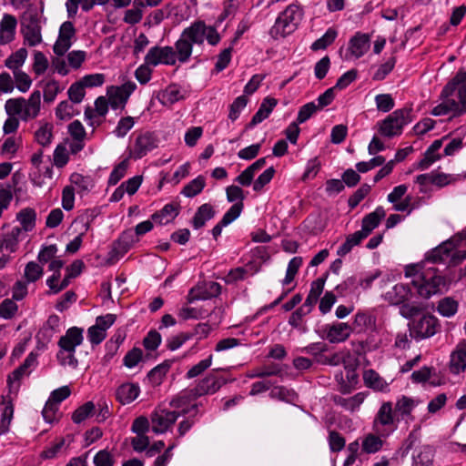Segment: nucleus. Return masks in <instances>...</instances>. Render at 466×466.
Returning <instances> with one entry per match:
<instances>
[{"label":"nucleus","instance_id":"bb28decb","mask_svg":"<svg viewBox=\"0 0 466 466\" xmlns=\"http://www.w3.org/2000/svg\"><path fill=\"white\" fill-rule=\"evenodd\" d=\"M386 216V211L382 207L366 215L361 223V231L368 237L380 223L381 219Z\"/></svg>","mask_w":466,"mask_h":466},{"label":"nucleus","instance_id":"680f3d73","mask_svg":"<svg viewBox=\"0 0 466 466\" xmlns=\"http://www.w3.org/2000/svg\"><path fill=\"white\" fill-rule=\"evenodd\" d=\"M43 275V268L37 263L31 261L26 264L25 268V278L27 282H35Z\"/></svg>","mask_w":466,"mask_h":466},{"label":"nucleus","instance_id":"c85d7f7f","mask_svg":"<svg viewBox=\"0 0 466 466\" xmlns=\"http://www.w3.org/2000/svg\"><path fill=\"white\" fill-rule=\"evenodd\" d=\"M376 327V317L375 315L360 311L354 317V321L352 323V330H357V332H365L368 330H373Z\"/></svg>","mask_w":466,"mask_h":466},{"label":"nucleus","instance_id":"c03bdc74","mask_svg":"<svg viewBox=\"0 0 466 466\" xmlns=\"http://www.w3.org/2000/svg\"><path fill=\"white\" fill-rule=\"evenodd\" d=\"M205 186L204 177L198 176L183 187L182 194L187 198H194L203 190Z\"/></svg>","mask_w":466,"mask_h":466},{"label":"nucleus","instance_id":"a211bd4d","mask_svg":"<svg viewBox=\"0 0 466 466\" xmlns=\"http://www.w3.org/2000/svg\"><path fill=\"white\" fill-rule=\"evenodd\" d=\"M440 329V324L436 317L423 315L418 321L414 322L410 335L416 339H427L435 335Z\"/></svg>","mask_w":466,"mask_h":466},{"label":"nucleus","instance_id":"0e129e2a","mask_svg":"<svg viewBox=\"0 0 466 466\" xmlns=\"http://www.w3.org/2000/svg\"><path fill=\"white\" fill-rule=\"evenodd\" d=\"M370 186L368 184L361 185L350 198L348 204L350 208H356L360 202L370 192Z\"/></svg>","mask_w":466,"mask_h":466},{"label":"nucleus","instance_id":"b1692460","mask_svg":"<svg viewBox=\"0 0 466 466\" xmlns=\"http://www.w3.org/2000/svg\"><path fill=\"white\" fill-rule=\"evenodd\" d=\"M83 342V329L77 327L70 328L66 335L62 336L58 341L61 349L76 350V348Z\"/></svg>","mask_w":466,"mask_h":466},{"label":"nucleus","instance_id":"bf43d9fd","mask_svg":"<svg viewBox=\"0 0 466 466\" xmlns=\"http://www.w3.org/2000/svg\"><path fill=\"white\" fill-rule=\"evenodd\" d=\"M18 310L17 304L11 299H5L0 303V317L10 319Z\"/></svg>","mask_w":466,"mask_h":466},{"label":"nucleus","instance_id":"423d86ee","mask_svg":"<svg viewBox=\"0 0 466 466\" xmlns=\"http://www.w3.org/2000/svg\"><path fill=\"white\" fill-rule=\"evenodd\" d=\"M412 292L408 285L398 283L384 295V300L390 305L400 306V314L405 319L418 315L422 307L420 303L410 301Z\"/></svg>","mask_w":466,"mask_h":466},{"label":"nucleus","instance_id":"4468645a","mask_svg":"<svg viewBox=\"0 0 466 466\" xmlns=\"http://www.w3.org/2000/svg\"><path fill=\"white\" fill-rule=\"evenodd\" d=\"M226 383L225 379L209 374L199 380L196 387L190 390L189 397L197 399L204 395L214 394Z\"/></svg>","mask_w":466,"mask_h":466},{"label":"nucleus","instance_id":"5701e85b","mask_svg":"<svg viewBox=\"0 0 466 466\" xmlns=\"http://www.w3.org/2000/svg\"><path fill=\"white\" fill-rule=\"evenodd\" d=\"M466 370V340L460 341L451 354L450 370L459 374Z\"/></svg>","mask_w":466,"mask_h":466},{"label":"nucleus","instance_id":"37998d69","mask_svg":"<svg viewBox=\"0 0 466 466\" xmlns=\"http://www.w3.org/2000/svg\"><path fill=\"white\" fill-rule=\"evenodd\" d=\"M53 137V126L49 123H45L35 131V139L42 147L50 145Z\"/></svg>","mask_w":466,"mask_h":466},{"label":"nucleus","instance_id":"aec40b11","mask_svg":"<svg viewBox=\"0 0 466 466\" xmlns=\"http://www.w3.org/2000/svg\"><path fill=\"white\" fill-rule=\"evenodd\" d=\"M109 101L105 96H99L95 101V108L87 106L85 110V118L92 127H97L102 123L101 117H105L108 111Z\"/></svg>","mask_w":466,"mask_h":466},{"label":"nucleus","instance_id":"a18cd8bd","mask_svg":"<svg viewBox=\"0 0 466 466\" xmlns=\"http://www.w3.org/2000/svg\"><path fill=\"white\" fill-rule=\"evenodd\" d=\"M70 182L77 187L79 194L87 192L94 187L93 180L89 176H83L78 173H73L70 176Z\"/></svg>","mask_w":466,"mask_h":466},{"label":"nucleus","instance_id":"f8f14e48","mask_svg":"<svg viewBox=\"0 0 466 466\" xmlns=\"http://www.w3.org/2000/svg\"><path fill=\"white\" fill-rule=\"evenodd\" d=\"M137 86L134 82L127 81L121 86H111L107 88L106 95L113 109H123Z\"/></svg>","mask_w":466,"mask_h":466},{"label":"nucleus","instance_id":"5fc2aeb1","mask_svg":"<svg viewBox=\"0 0 466 466\" xmlns=\"http://www.w3.org/2000/svg\"><path fill=\"white\" fill-rule=\"evenodd\" d=\"M74 103L71 101H62L58 104L56 109V116L61 120H69L75 115L78 114V111L74 107Z\"/></svg>","mask_w":466,"mask_h":466},{"label":"nucleus","instance_id":"3c124183","mask_svg":"<svg viewBox=\"0 0 466 466\" xmlns=\"http://www.w3.org/2000/svg\"><path fill=\"white\" fill-rule=\"evenodd\" d=\"M282 372V370L279 365H270V366H265L261 368H258L256 370H253L249 371L247 376L250 379L254 378H265V377H270V376H278L280 375Z\"/></svg>","mask_w":466,"mask_h":466},{"label":"nucleus","instance_id":"473e14b6","mask_svg":"<svg viewBox=\"0 0 466 466\" xmlns=\"http://www.w3.org/2000/svg\"><path fill=\"white\" fill-rule=\"evenodd\" d=\"M363 380L368 388L377 391H387L389 383L373 370H368L363 374Z\"/></svg>","mask_w":466,"mask_h":466},{"label":"nucleus","instance_id":"052dcab7","mask_svg":"<svg viewBox=\"0 0 466 466\" xmlns=\"http://www.w3.org/2000/svg\"><path fill=\"white\" fill-rule=\"evenodd\" d=\"M13 75L17 89L23 93L28 91L32 85L30 76L21 69L13 72Z\"/></svg>","mask_w":466,"mask_h":466},{"label":"nucleus","instance_id":"864d4df0","mask_svg":"<svg viewBox=\"0 0 466 466\" xmlns=\"http://www.w3.org/2000/svg\"><path fill=\"white\" fill-rule=\"evenodd\" d=\"M379 434H369L362 441V450L367 453H375L379 451L383 445V441Z\"/></svg>","mask_w":466,"mask_h":466},{"label":"nucleus","instance_id":"69168bd1","mask_svg":"<svg viewBox=\"0 0 466 466\" xmlns=\"http://www.w3.org/2000/svg\"><path fill=\"white\" fill-rule=\"evenodd\" d=\"M204 283L198 284L196 287L192 288L187 296V300L188 303H193L197 300H206L208 299V292H207V289Z\"/></svg>","mask_w":466,"mask_h":466},{"label":"nucleus","instance_id":"4d7b16f0","mask_svg":"<svg viewBox=\"0 0 466 466\" xmlns=\"http://www.w3.org/2000/svg\"><path fill=\"white\" fill-rule=\"evenodd\" d=\"M396 57L390 56L385 63L381 64L374 73L372 79L375 81L383 80L394 68Z\"/></svg>","mask_w":466,"mask_h":466},{"label":"nucleus","instance_id":"2eb2a0df","mask_svg":"<svg viewBox=\"0 0 466 466\" xmlns=\"http://www.w3.org/2000/svg\"><path fill=\"white\" fill-rule=\"evenodd\" d=\"M76 36V28L72 22H64L59 28L58 37L53 46L57 56H64L71 47L73 38Z\"/></svg>","mask_w":466,"mask_h":466},{"label":"nucleus","instance_id":"0eeeda50","mask_svg":"<svg viewBox=\"0 0 466 466\" xmlns=\"http://www.w3.org/2000/svg\"><path fill=\"white\" fill-rule=\"evenodd\" d=\"M41 108V93L35 90L28 99L24 97L10 98L5 102V109L7 115L19 114L23 121L35 118Z\"/></svg>","mask_w":466,"mask_h":466},{"label":"nucleus","instance_id":"8fccbe9b","mask_svg":"<svg viewBox=\"0 0 466 466\" xmlns=\"http://www.w3.org/2000/svg\"><path fill=\"white\" fill-rule=\"evenodd\" d=\"M461 178L460 175L445 174V173H431V184L443 187L451 184H454Z\"/></svg>","mask_w":466,"mask_h":466},{"label":"nucleus","instance_id":"6e6552de","mask_svg":"<svg viewBox=\"0 0 466 466\" xmlns=\"http://www.w3.org/2000/svg\"><path fill=\"white\" fill-rule=\"evenodd\" d=\"M464 238L466 233H460L452 239L441 243L427 255V260L432 263L459 264L466 258V251L456 250L454 241L457 238L462 241Z\"/></svg>","mask_w":466,"mask_h":466},{"label":"nucleus","instance_id":"e2e57ef3","mask_svg":"<svg viewBox=\"0 0 466 466\" xmlns=\"http://www.w3.org/2000/svg\"><path fill=\"white\" fill-rule=\"evenodd\" d=\"M377 109L381 112L390 111L394 106V100L390 94H380L375 96Z\"/></svg>","mask_w":466,"mask_h":466},{"label":"nucleus","instance_id":"6ab92c4d","mask_svg":"<svg viewBox=\"0 0 466 466\" xmlns=\"http://www.w3.org/2000/svg\"><path fill=\"white\" fill-rule=\"evenodd\" d=\"M157 147V139L153 133H141L135 139V143L131 150V156L137 159L141 158Z\"/></svg>","mask_w":466,"mask_h":466},{"label":"nucleus","instance_id":"a19ab883","mask_svg":"<svg viewBox=\"0 0 466 466\" xmlns=\"http://www.w3.org/2000/svg\"><path fill=\"white\" fill-rule=\"evenodd\" d=\"M22 146L20 136H12L5 138L1 146V154L13 157Z\"/></svg>","mask_w":466,"mask_h":466},{"label":"nucleus","instance_id":"1a4fd4ad","mask_svg":"<svg viewBox=\"0 0 466 466\" xmlns=\"http://www.w3.org/2000/svg\"><path fill=\"white\" fill-rule=\"evenodd\" d=\"M411 121L410 110L400 108L393 111L385 119L378 123L379 132L386 137H393L402 133L403 127Z\"/></svg>","mask_w":466,"mask_h":466},{"label":"nucleus","instance_id":"4be33fe9","mask_svg":"<svg viewBox=\"0 0 466 466\" xmlns=\"http://www.w3.org/2000/svg\"><path fill=\"white\" fill-rule=\"evenodd\" d=\"M17 20L10 14H5L0 21V45L5 46L15 39Z\"/></svg>","mask_w":466,"mask_h":466},{"label":"nucleus","instance_id":"9b49d317","mask_svg":"<svg viewBox=\"0 0 466 466\" xmlns=\"http://www.w3.org/2000/svg\"><path fill=\"white\" fill-rule=\"evenodd\" d=\"M398 419L393 404L390 401L383 402L379 408L374 420L373 430L382 437H388L397 429Z\"/></svg>","mask_w":466,"mask_h":466},{"label":"nucleus","instance_id":"7ed1b4c3","mask_svg":"<svg viewBox=\"0 0 466 466\" xmlns=\"http://www.w3.org/2000/svg\"><path fill=\"white\" fill-rule=\"evenodd\" d=\"M411 452V466H434V451L430 445L421 444L420 434L412 431L403 441L400 449L396 451V456L404 458Z\"/></svg>","mask_w":466,"mask_h":466},{"label":"nucleus","instance_id":"393cba45","mask_svg":"<svg viewBox=\"0 0 466 466\" xmlns=\"http://www.w3.org/2000/svg\"><path fill=\"white\" fill-rule=\"evenodd\" d=\"M243 208L244 205L242 203H235L231 206L222 219L212 228L211 232L214 238H217L221 234L223 227L228 226L240 216Z\"/></svg>","mask_w":466,"mask_h":466},{"label":"nucleus","instance_id":"a878e982","mask_svg":"<svg viewBox=\"0 0 466 466\" xmlns=\"http://www.w3.org/2000/svg\"><path fill=\"white\" fill-rule=\"evenodd\" d=\"M140 388L135 383H124L116 390V399L123 405L134 401L139 395Z\"/></svg>","mask_w":466,"mask_h":466},{"label":"nucleus","instance_id":"412c9836","mask_svg":"<svg viewBox=\"0 0 466 466\" xmlns=\"http://www.w3.org/2000/svg\"><path fill=\"white\" fill-rule=\"evenodd\" d=\"M343 366L346 371V381L341 372L336 375V380L340 382L342 390L349 392L359 381V375L356 371L358 363L356 360H353L350 355V359L344 361Z\"/></svg>","mask_w":466,"mask_h":466},{"label":"nucleus","instance_id":"39448f33","mask_svg":"<svg viewBox=\"0 0 466 466\" xmlns=\"http://www.w3.org/2000/svg\"><path fill=\"white\" fill-rule=\"evenodd\" d=\"M304 16L303 7L299 3L289 5L277 17L269 30L274 39L284 38L297 30Z\"/></svg>","mask_w":466,"mask_h":466},{"label":"nucleus","instance_id":"338daca9","mask_svg":"<svg viewBox=\"0 0 466 466\" xmlns=\"http://www.w3.org/2000/svg\"><path fill=\"white\" fill-rule=\"evenodd\" d=\"M182 97L180 90L175 86H170L162 93L161 102L164 105H172L179 101Z\"/></svg>","mask_w":466,"mask_h":466},{"label":"nucleus","instance_id":"f03ea898","mask_svg":"<svg viewBox=\"0 0 466 466\" xmlns=\"http://www.w3.org/2000/svg\"><path fill=\"white\" fill-rule=\"evenodd\" d=\"M189 397L180 395L170 401V406L180 410H156L151 414L152 431L157 433L166 432L181 415H187L190 410H196L198 404L187 407Z\"/></svg>","mask_w":466,"mask_h":466},{"label":"nucleus","instance_id":"09e8293b","mask_svg":"<svg viewBox=\"0 0 466 466\" xmlns=\"http://www.w3.org/2000/svg\"><path fill=\"white\" fill-rule=\"evenodd\" d=\"M458 302L451 297H446L440 300L438 304V312L443 317L450 318L458 310Z\"/></svg>","mask_w":466,"mask_h":466},{"label":"nucleus","instance_id":"f3484780","mask_svg":"<svg viewBox=\"0 0 466 466\" xmlns=\"http://www.w3.org/2000/svg\"><path fill=\"white\" fill-rule=\"evenodd\" d=\"M138 241L133 229L124 231L118 239L114 243L111 251L109 252L108 261L110 264L116 262L120 257L124 256L131 247Z\"/></svg>","mask_w":466,"mask_h":466},{"label":"nucleus","instance_id":"58836bf2","mask_svg":"<svg viewBox=\"0 0 466 466\" xmlns=\"http://www.w3.org/2000/svg\"><path fill=\"white\" fill-rule=\"evenodd\" d=\"M27 57V50L24 47L11 54L5 61V66L12 72L20 70Z\"/></svg>","mask_w":466,"mask_h":466},{"label":"nucleus","instance_id":"2f4dec72","mask_svg":"<svg viewBox=\"0 0 466 466\" xmlns=\"http://www.w3.org/2000/svg\"><path fill=\"white\" fill-rule=\"evenodd\" d=\"M352 331L350 325L340 322L329 328L327 338L332 343L342 342L350 337Z\"/></svg>","mask_w":466,"mask_h":466},{"label":"nucleus","instance_id":"e433bc0d","mask_svg":"<svg viewBox=\"0 0 466 466\" xmlns=\"http://www.w3.org/2000/svg\"><path fill=\"white\" fill-rule=\"evenodd\" d=\"M16 219L21 224L22 231H31L35 226L36 213L34 208H25L16 214Z\"/></svg>","mask_w":466,"mask_h":466},{"label":"nucleus","instance_id":"ddd939ff","mask_svg":"<svg viewBox=\"0 0 466 466\" xmlns=\"http://www.w3.org/2000/svg\"><path fill=\"white\" fill-rule=\"evenodd\" d=\"M370 47V35L368 34L358 32L350 39L343 59L346 61L359 59L369 51Z\"/></svg>","mask_w":466,"mask_h":466},{"label":"nucleus","instance_id":"20e7f679","mask_svg":"<svg viewBox=\"0 0 466 466\" xmlns=\"http://www.w3.org/2000/svg\"><path fill=\"white\" fill-rule=\"evenodd\" d=\"M441 96L448 110L453 115H460L466 110V72L460 70L444 86Z\"/></svg>","mask_w":466,"mask_h":466},{"label":"nucleus","instance_id":"9d476101","mask_svg":"<svg viewBox=\"0 0 466 466\" xmlns=\"http://www.w3.org/2000/svg\"><path fill=\"white\" fill-rule=\"evenodd\" d=\"M421 278L418 285L415 286L421 298L429 299L448 289L447 280L439 275L434 268H425L424 276H421Z\"/></svg>","mask_w":466,"mask_h":466},{"label":"nucleus","instance_id":"ea45409f","mask_svg":"<svg viewBox=\"0 0 466 466\" xmlns=\"http://www.w3.org/2000/svg\"><path fill=\"white\" fill-rule=\"evenodd\" d=\"M172 361L165 360L163 363L156 366L148 372L147 378L154 386L159 385L162 382V380L169 370Z\"/></svg>","mask_w":466,"mask_h":466},{"label":"nucleus","instance_id":"6e6d98bb","mask_svg":"<svg viewBox=\"0 0 466 466\" xmlns=\"http://www.w3.org/2000/svg\"><path fill=\"white\" fill-rule=\"evenodd\" d=\"M25 41L30 46H35L42 41V35L39 26L32 25L26 26L24 31Z\"/></svg>","mask_w":466,"mask_h":466},{"label":"nucleus","instance_id":"79ce46f5","mask_svg":"<svg viewBox=\"0 0 466 466\" xmlns=\"http://www.w3.org/2000/svg\"><path fill=\"white\" fill-rule=\"evenodd\" d=\"M337 35V30L333 27H330L320 38L312 43L310 48L313 51L324 50L335 41Z\"/></svg>","mask_w":466,"mask_h":466},{"label":"nucleus","instance_id":"13d9d810","mask_svg":"<svg viewBox=\"0 0 466 466\" xmlns=\"http://www.w3.org/2000/svg\"><path fill=\"white\" fill-rule=\"evenodd\" d=\"M95 405L92 401H87L77 408L72 414V420L75 423L84 421L94 410Z\"/></svg>","mask_w":466,"mask_h":466},{"label":"nucleus","instance_id":"774afa93","mask_svg":"<svg viewBox=\"0 0 466 466\" xmlns=\"http://www.w3.org/2000/svg\"><path fill=\"white\" fill-rule=\"evenodd\" d=\"M275 174V169L273 167L267 168L262 174L258 176V177L253 183V190L256 192H259L262 188L268 184L273 176Z\"/></svg>","mask_w":466,"mask_h":466},{"label":"nucleus","instance_id":"49530a36","mask_svg":"<svg viewBox=\"0 0 466 466\" xmlns=\"http://www.w3.org/2000/svg\"><path fill=\"white\" fill-rule=\"evenodd\" d=\"M347 359H350V352L340 351L333 353L330 356L319 354L317 362L324 365L338 366L343 364Z\"/></svg>","mask_w":466,"mask_h":466},{"label":"nucleus","instance_id":"cd10ccee","mask_svg":"<svg viewBox=\"0 0 466 466\" xmlns=\"http://www.w3.org/2000/svg\"><path fill=\"white\" fill-rule=\"evenodd\" d=\"M442 139H437L433 141V143L428 147L426 152L424 153L423 157L418 163L417 167L419 169L424 170L429 168L434 162L441 158V154H439V150L442 147Z\"/></svg>","mask_w":466,"mask_h":466},{"label":"nucleus","instance_id":"72a5a7b5","mask_svg":"<svg viewBox=\"0 0 466 466\" xmlns=\"http://www.w3.org/2000/svg\"><path fill=\"white\" fill-rule=\"evenodd\" d=\"M215 216V211L210 204L201 205L192 218V225L195 229L202 228L206 222Z\"/></svg>","mask_w":466,"mask_h":466},{"label":"nucleus","instance_id":"c756f323","mask_svg":"<svg viewBox=\"0 0 466 466\" xmlns=\"http://www.w3.org/2000/svg\"><path fill=\"white\" fill-rule=\"evenodd\" d=\"M60 318L53 314L48 317L46 322L38 331L36 338L43 342H49L54 334L59 331Z\"/></svg>","mask_w":466,"mask_h":466},{"label":"nucleus","instance_id":"603ef678","mask_svg":"<svg viewBox=\"0 0 466 466\" xmlns=\"http://www.w3.org/2000/svg\"><path fill=\"white\" fill-rule=\"evenodd\" d=\"M14 415V406L11 400L5 403V406L1 414L0 420V435L8 432L10 424Z\"/></svg>","mask_w":466,"mask_h":466},{"label":"nucleus","instance_id":"de8ad7c7","mask_svg":"<svg viewBox=\"0 0 466 466\" xmlns=\"http://www.w3.org/2000/svg\"><path fill=\"white\" fill-rule=\"evenodd\" d=\"M416 405L417 401L407 396H402L396 401L395 411L404 418L405 416L410 415Z\"/></svg>","mask_w":466,"mask_h":466},{"label":"nucleus","instance_id":"dca6fc26","mask_svg":"<svg viewBox=\"0 0 466 466\" xmlns=\"http://www.w3.org/2000/svg\"><path fill=\"white\" fill-rule=\"evenodd\" d=\"M145 63L156 66L159 64L173 66L176 64V53L172 46L151 47L145 56Z\"/></svg>","mask_w":466,"mask_h":466},{"label":"nucleus","instance_id":"f257e3e1","mask_svg":"<svg viewBox=\"0 0 466 466\" xmlns=\"http://www.w3.org/2000/svg\"><path fill=\"white\" fill-rule=\"evenodd\" d=\"M205 39L211 46H217L220 42V35L214 26L207 25L204 21L198 20L186 27L179 39L175 43L176 59L180 63L189 60L193 45L200 46Z\"/></svg>","mask_w":466,"mask_h":466},{"label":"nucleus","instance_id":"f704fd0d","mask_svg":"<svg viewBox=\"0 0 466 466\" xmlns=\"http://www.w3.org/2000/svg\"><path fill=\"white\" fill-rule=\"evenodd\" d=\"M365 398L366 394L364 392H359L349 398L335 397L334 401L337 405L344 408L346 410L353 412L360 408Z\"/></svg>","mask_w":466,"mask_h":466},{"label":"nucleus","instance_id":"4c0bfd02","mask_svg":"<svg viewBox=\"0 0 466 466\" xmlns=\"http://www.w3.org/2000/svg\"><path fill=\"white\" fill-rule=\"evenodd\" d=\"M21 234L22 229L20 228H13L12 230L5 234L0 240V248L9 252L15 251Z\"/></svg>","mask_w":466,"mask_h":466},{"label":"nucleus","instance_id":"c9c22d12","mask_svg":"<svg viewBox=\"0 0 466 466\" xmlns=\"http://www.w3.org/2000/svg\"><path fill=\"white\" fill-rule=\"evenodd\" d=\"M178 215V208L173 204H167L163 208L152 215V220L160 225L171 222Z\"/></svg>","mask_w":466,"mask_h":466},{"label":"nucleus","instance_id":"7c9ffc66","mask_svg":"<svg viewBox=\"0 0 466 466\" xmlns=\"http://www.w3.org/2000/svg\"><path fill=\"white\" fill-rule=\"evenodd\" d=\"M278 100L273 97H266L258 110L253 116L251 121L248 125V127H253L256 125L261 123L263 120L268 117L274 107L277 106Z\"/></svg>","mask_w":466,"mask_h":466}]
</instances>
